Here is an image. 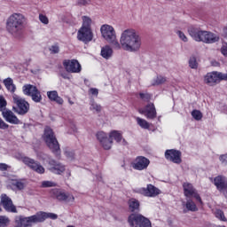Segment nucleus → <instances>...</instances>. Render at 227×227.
<instances>
[{
	"label": "nucleus",
	"mask_w": 227,
	"mask_h": 227,
	"mask_svg": "<svg viewBox=\"0 0 227 227\" xmlns=\"http://www.w3.org/2000/svg\"><path fill=\"white\" fill-rule=\"evenodd\" d=\"M100 33L107 43H111L114 49L127 51L128 52H137L141 49V36L136 29L128 28L121 34L120 42L116 36V30L111 25L104 24L100 27Z\"/></svg>",
	"instance_id": "nucleus-1"
},
{
	"label": "nucleus",
	"mask_w": 227,
	"mask_h": 227,
	"mask_svg": "<svg viewBox=\"0 0 227 227\" xmlns=\"http://www.w3.org/2000/svg\"><path fill=\"white\" fill-rule=\"evenodd\" d=\"M96 136L104 150H111V148H113L114 141L123 146H126L127 145V140L123 138V135L118 130H112L109 134L104 131H99Z\"/></svg>",
	"instance_id": "nucleus-2"
},
{
	"label": "nucleus",
	"mask_w": 227,
	"mask_h": 227,
	"mask_svg": "<svg viewBox=\"0 0 227 227\" xmlns=\"http://www.w3.org/2000/svg\"><path fill=\"white\" fill-rule=\"evenodd\" d=\"M26 18L20 13L11 15L6 21V29L14 38H20L24 31Z\"/></svg>",
	"instance_id": "nucleus-3"
},
{
	"label": "nucleus",
	"mask_w": 227,
	"mask_h": 227,
	"mask_svg": "<svg viewBox=\"0 0 227 227\" xmlns=\"http://www.w3.org/2000/svg\"><path fill=\"white\" fill-rule=\"evenodd\" d=\"M188 33L195 42H203L204 43H215V42H219V35L212 32L201 30L198 27H190Z\"/></svg>",
	"instance_id": "nucleus-4"
},
{
	"label": "nucleus",
	"mask_w": 227,
	"mask_h": 227,
	"mask_svg": "<svg viewBox=\"0 0 227 227\" xmlns=\"http://www.w3.org/2000/svg\"><path fill=\"white\" fill-rule=\"evenodd\" d=\"M43 140L45 141L47 146L50 148L51 152L55 154V157H59L61 155V148H59V143L54 135V131L50 127L44 129Z\"/></svg>",
	"instance_id": "nucleus-5"
},
{
	"label": "nucleus",
	"mask_w": 227,
	"mask_h": 227,
	"mask_svg": "<svg viewBox=\"0 0 227 227\" xmlns=\"http://www.w3.org/2000/svg\"><path fill=\"white\" fill-rule=\"evenodd\" d=\"M14 159H17V160H21L25 166H27L30 169L33 171H35V173H38L39 175H43L45 173V168L42 166L38 161L24 155L22 153H16L14 154Z\"/></svg>",
	"instance_id": "nucleus-6"
},
{
	"label": "nucleus",
	"mask_w": 227,
	"mask_h": 227,
	"mask_svg": "<svg viewBox=\"0 0 227 227\" xmlns=\"http://www.w3.org/2000/svg\"><path fill=\"white\" fill-rule=\"evenodd\" d=\"M12 100L14 104H16V107H13V111L17 113V114L24 116V114H27V113H29V103L26 101V99L17 94H13Z\"/></svg>",
	"instance_id": "nucleus-7"
},
{
	"label": "nucleus",
	"mask_w": 227,
	"mask_h": 227,
	"mask_svg": "<svg viewBox=\"0 0 227 227\" xmlns=\"http://www.w3.org/2000/svg\"><path fill=\"white\" fill-rule=\"evenodd\" d=\"M220 81H227V74L213 71L207 73L204 77V82L208 86H215Z\"/></svg>",
	"instance_id": "nucleus-8"
},
{
	"label": "nucleus",
	"mask_w": 227,
	"mask_h": 227,
	"mask_svg": "<svg viewBox=\"0 0 227 227\" xmlns=\"http://www.w3.org/2000/svg\"><path fill=\"white\" fill-rule=\"evenodd\" d=\"M131 227H152V222L142 215H131L129 217Z\"/></svg>",
	"instance_id": "nucleus-9"
},
{
	"label": "nucleus",
	"mask_w": 227,
	"mask_h": 227,
	"mask_svg": "<svg viewBox=\"0 0 227 227\" xmlns=\"http://www.w3.org/2000/svg\"><path fill=\"white\" fill-rule=\"evenodd\" d=\"M24 95L31 97L32 100L35 103L42 102V93L38 90V88L35 85L26 84L22 87Z\"/></svg>",
	"instance_id": "nucleus-10"
},
{
	"label": "nucleus",
	"mask_w": 227,
	"mask_h": 227,
	"mask_svg": "<svg viewBox=\"0 0 227 227\" xmlns=\"http://www.w3.org/2000/svg\"><path fill=\"white\" fill-rule=\"evenodd\" d=\"M52 198H55L59 201H66V203H74L75 198L69 192H65L59 189H52L51 191Z\"/></svg>",
	"instance_id": "nucleus-11"
},
{
	"label": "nucleus",
	"mask_w": 227,
	"mask_h": 227,
	"mask_svg": "<svg viewBox=\"0 0 227 227\" xmlns=\"http://www.w3.org/2000/svg\"><path fill=\"white\" fill-rule=\"evenodd\" d=\"M36 223H39L36 215L27 217L19 216L15 219L14 227H33Z\"/></svg>",
	"instance_id": "nucleus-12"
},
{
	"label": "nucleus",
	"mask_w": 227,
	"mask_h": 227,
	"mask_svg": "<svg viewBox=\"0 0 227 227\" xmlns=\"http://www.w3.org/2000/svg\"><path fill=\"white\" fill-rule=\"evenodd\" d=\"M63 66L69 74H81L82 70L81 63L77 59L64 60Z\"/></svg>",
	"instance_id": "nucleus-13"
},
{
	"label": "nucleus",
	"mask_w": 227,
	"mask_h": 227,
	"mask_svg": "<svg viewBox=\"0 0 227 227\" xmlns=\"http://www.w3.org/2000/svg\"><path fill=\"white\" fill-rule=\"evenodd\" d=\"M77 40L82 43H90L93 40V30L91 28L80 27L77 32Z\"/></svg>",
	"instance_id": "nucleus-14"
},
{
	"label": "nucleus",
	"mask_w": 227,
	"mask_h": 227,
	"mask_svg": "<svg viewBox=\"0 0 227 227\" xmlns=\"http://www.w3.org/2000/svg\"><path fill=\"white\" fill-rule=\"evenodd\" d=\"M140 114H144L147 120H155L157 118V110L153 103H149L145 106L138 109Z\"/></svg>",
	"instance_id": "nucleus-15"
},
{
	"label": "nucleus",
	"mask_w": 227,
	"mask_h": 227,
	"mask_svg": "<svg viewBox=\"0 0 227 227\" xmlns=\"http://www.w3.org/2000/svg\"><path fill=\"white\" fill-rule=\"evenodd\" d=\"M184 196L186 198H194L196 201L200 202V205H202L203 201L201 200V197L200 196V193H198V191L194 189V186L191 184L190 183H184L183 184Z\"/></svg>",
	"instance_id": "nucleus-16"
},
{
	"label": "nucleus",
	"mask_w": 227,
	"mask_h": 227,
	"mask_svg": "<svg viewBox=\"0 0 227 227\" xmlns=\"http://www.w3.org/2000/svg\"><path fill=\"white\" fill-rule=\"evenodd\" d=\"M137 192L147 198H155L160 194V190L153 184H147L146 188H139L137 190Z\"/></svg>",
	"instance_id": "nucleus-17"
},
{
	"label": "nucleus",
	"mask_w": 227,
	"mask_h": 227,
	"mask_svg": "<svg viewBox=\"0 0 227 227\" xmlns=\"http://www.w3.org/2000/svg\"><path fill=\"white\" fill-rule=\"evenodd\" d=\"M133 169L137 171H143L148 168L150 166V160L144 156H137L135 160L131 163Z\"/></svg>",
	"instance_id": "nucleus-18"
},
{
	"label": "nucleus",
	"mask_w": 227,
	"mask_h": 227,
	"mask_svg": "<svg viewBox=\"0 0 227 227\" xmlns=\"http://www.w3.org/2000/svg\"><path fill=\"white\" fill-rule=\"evenodd\" d=\"M165 158L174 164H180L182 162V153L180 151L170 149L165 152Z\"/></svg>",
	"instance_id": "nucleus-19"
},
{
	"label": "nucleus",
	"mask_w": 227,
	"mask_h": 227,
	"mask_svg": "<svg viewBox=\"0 0 227 227\" xmlns=\"http://www.w3.org/2000/svg\"><path fill=\"white\" fill-rule=\"evenodd\" d=\"M49 166L50 171L54 175H63V172L67 171V166L56 160H50Z\"/></svg>",
	"instance_id": "nucleus-20"
},
{
	"label": "nucleus",
	"mask_w": 227,
	"mask_h": 227,
	"mask_svg": "<svg viewBox=\"0 0 227 227\" xmlns=\"http://www.w3.org/2000/svg\"><path fill=\"white\" fill-rule=\"evenodd\" d=\"M1 205L6 212H17V208L13 206L12 199H10L6 194H2Z\"/></svg>",
	"instance_id": "nucleus-21"
},
{
	"label": "nucleus",
	"mask_w": 227,
	"mask_h": 227,
	"mask_svg": "<svg viewBox=\"0 0 227 227\" xmlns=\"http://www.w3.org/2000/svg\"><path fill=\"white\" fill-rule=\"evenodd\" d=\"M2 114L5 121L11 123L12 125H19L20 123V120H19L17 115H15V114L11 110L3 111Z\"/></svg>",
	"instance_id": "nucleus-22"
},
{
	"label": "nucleus",
	"mask_w": 227,
	"mask_h": 227,
	"mask_svg": "<svg viewBox=\"0 0 227 227\" xmlns=\"http://www.w3.org/2000/svg\"><path fill=\"white\" fill-rule=\"evenodd\" d=\"M214 184L220 192H224L227 189V178L223 176L215 177Z\"/></svg>",
	"instance_id": "nucleus-23"
},
{
	"label": "nucleus",
	"mask_w": 227,
	"mask_h": 227,
	"mask_svg": "<svg viewBox=\"0 0 227 227\" xmlns=\"http://www.w3.org/2000/svg\"><path fill=\"white\" fill-rule=\"evenodd\" d=\"M47 97L49 100L51 102H56V104H59V106H63L64 100L62 99L61 97L58 94L57 90H50L47 92Z\"/></svg>",
	"instance_id": "nucleus-24"
},
{
	"label": "nucleus",
	"mask_w": 227,
	"mask_h": 227,
	"mask_svg": "<svg viewBox=\"0 0 227 227\" xmlns=\"http://www.w3.org/2000/svg\"><path fill=\"white\" fill-rule=\"evenodd\" d=\"M35 215L37 216L38 223H43L45 219H58V215L54 213L38 212Z\"/></svg>",
	"instance_id": "nucleus-25"
},
{
	"label": "nucleus",
	"mask_w": 227,
	"mask_h": 227,
	"mask_svg": "<svg viewBox=\"0 0 227 227\" xmlns=\"http://www.w3.org/2000/svg\"><path fill=\"white\" fill-rule=\"evenodd\" d=\"M113 48L109 45H106L101 48V56L104 59H111L113 58Z\"/></svg>",
	"instance_id": "nucleus-26"
},
{
	"label": "nucleus",
	"mask_w": 227,
	"mask_h": 227,
	"mask_svg": "<svg viewBox=\"0 0 227 227\" xmlns=\"http://www.w3.org/2000/svg\"><path fill=\"white\" fill-rule=\"evenodd\" d=\"M4 84L8 91L11 93H15V90H17V88L15 87V84H13V80L12 78L5 79L4 81Z\"/></svg>",
	"instance_id": "nucleus-27"
},
{
	"label": "nucleus",
	"mask_w": 227,
	"mask_h": 227,
	"mask_svg": "<svg viewBox=\"0 0 227 227\" xmlns=\"http://www.w3.org/2000/svg\"><path fill=\"white\" fill-rule=\"evenodd\" d=\"M130 212H137L139 210V200L136 199H130L128 202Z\"/></svg>",
	"instance_id": "nucleus-28"
},
{
	"label": "nucleus",
	"mask_w": 227,
	"mask_h": 227,
	"mask_svg": "<svg viewBox=\"0 0 227 227\" xmlns=\"http://www.w3.org/2000/svg\"><path fill=\"white\" fill-rule=\"evenodd\" d=\"M168 82V78L162 75H158L152 81V86H160Z\"/></svg>",
	"instance_id": "nucleus-29"
},
{
	"label": "nucleus",
	"mask_w": 227,
	"mask_h": 227,
	"mask_svg": "<svg viewBox=\"0 0 227 227\" xmlns=\"http://www.w3.org/2000/svg\"><path fill=\"white\" fill-rule=\"evenodd\" d=\"M82 24L81 27H84L85 29H91V24L93 20H91V18L88 16H82Z\"/></svg>",
	"instance_id": "nucleus-30"
},
{
	"label": "nucleus",
	"mask_w": 227,
	"mask_h": 227,
	"mask_svg": "<svg viewBox=\"0 0 227 227\" xmlns=\"http://www.w3.org/2000/svg\"><path fill=\"white\" fill-rule=\"evenodd\" d=\"M185 207L189 212H198V206H196V203L191 199L187 200Z\"/></svg>",
	"instance_id": "nucleus-31"
},
{
	"label": "nucleus",
	"mask_w": 227,
	"mask_h": 227,
	"mask_svg": "<svg viewBox=\"0 0 227 227\" xmlns=\"http://www.w3.org/2000/svg\"><path fill=\"white\" fill-rule=\"evenodd\" d=\"M136 121H137V125H139V127H141V129H145V130L150 129V122L147 121L146 120L142 119L141 117H137Z\"/></svg>",
	"instance_id": "nucleus-32"
},
{
	"label": "nucleus",
	"mask_w": 227,
	"mask_h": 227,
	"mask_svg": "<svg viewBox=\"0 0 227 227\" xmlns=\"http://www.w3.org/2000/svg\"><path fill=\"white\" fill-rule=\"evenodd\" d=\"M90 110L92 111V113H100V111H102V106L97 103H95V101L90 102Z\"/></svg>",
	"instance_id": "nucleus-33"
},
{
	"label": "nucleus",
	"mask_w": 227,
	"mask_h": 227,
	"mask_svg": "<svg viewBox=\"0 0 227 227\" xmlns=\"http://www.w3.org/2000/svg\"><path fill=\"white\" fill-rule=\"evenodd\" d=\"M10 218L6 215H0V227H8L10 226Z\"/></svg>",
	"instance_id": "nucleus-34"
},
{
	"label": "nucleus",
	"mask_w": 227,
	"mask_h": 227,
	"mask_svg": "<svg viewBox=\"0 0 227 227\" xmlns=\"http://www.w3.org/2000/svg\"><path fill=\"white\" fill-rule=\"evenodd\" d=\"M215 216L216 219H219V221L226 222V216L224 215V212H223V210L216 209L215 211Z\"/></svg>",
	"instance_id": "nucleus-35"
},
{
	"label": "nucleus",
	"mask_w": 227,
	"mask_h": 227,
	"mask_svg": "<svg viewBox=\"0 0 227 227\" xmlns=\"http://www.w3.org/2000/svg\"><path fill=\"white\" fill-rule=\"evenodd\" d=\"M189 67L190 68H192L193 70L198 69V60L196 59V57H191L189 59Z\"/></svg>",
	"instance_id": "nucleus-36"
},
{
	"label": "nucleus",
	"mask_w": 227,
	"mask_h": 227,
	"mask_svg": "<svg viewBox=\"0 0 227 227\" xmlns=\"http://www.w3.org/2000/svg\"><path fill=\"white\" fill-rule=\"evenodd\" d=\"M192 118H194V120H196L197 121H200V120L203 118V114H201L200 110H193L192 112Z\"/></svg>",
	"instance_id": "nucleus-37"
},
{
	"label": "nucleus",
	"mask_w": 227,
	"mask_h": 227,
	"mask_svg": "<svg viewBox=\"0 0 227 227\" xmlns=\"http://www.w3.org/2000/svg\"><path fill=\"white\" fill-rule=\"evenodd\" d=\"M41 187H43V189H45L47 187H56V183L52 181H43L41 184Z\"/></svg>",
	"instance_id": "nucleus-38"
},
{
	"label": "nucleus",
	"mask_w": 227,
	"mask_h": 227,
	"mask_svg": "<svg viewBox=\"0 0 227 227\" xmlns=\"http://www.w3.org/2000/svg\"><path fill=\"white\" fill-rule=\"evenodd\" d=\"M68 134H77V126L75 125V123L71 122L69 124V129L67 131Z\"/></svg>",
	"instance_id": "nucleus-39"
},
{
	"label": "nucleus",
	"mask_w": 227,
	"mask_h": 227,
	"mask_svg": "<svg viewBox=\"0 0 227 227\" xmlns=\"http://www.w3.org/2000/svg\"><path fill=\"white\" fill-rule=\"evenodd\" d=\"M176 35H178V37L180 38V40H182V42H189V39L187 38V35H185V34L180 30H178L176 32Z\"/></svg>",
	"instance_id": "nucleus-40"
},
{
	"label": "nucleus",
	"mask_w": 227,
	"mask_h": 227,
	"mask_svg": "<svg viewBox=\"0 0 227 227\" xmlns=\"http://www.w3.org/2000/svg\"><path fill=\"white\" fill-rule=\"evenodd\" d=\"M50 51L51 54H58L59 52V45L53 44L50 47Z\"/></svg>",
	"instance_id": "nucleus-41"
},
{
	"label": "nucleus",
	"mask_w": 227,
	"mask_h": 227,
	"mask_svg": "<svg viewBox=\"0 0 227 227\" xmlns=\"http://www.w3.org/2000/svg\"><path fill=\"white\" fill-rule=\"evenodd\" d=\"M39 20L40 22H42V24H49V18H47V16L43 15V14H40L39 15Z\"/></svg>",
	"instance_id": "nucleus-42"
},
{
	"label": "nucleus",
	"mask_w": 227,
	"mask_h": 227,
	"mask_svg": "<svg viewBox=\"0 0 227 227\" xmlns=\"http://www.w3.org/2000/svg\"><path fill=\"white\" fill-rule=\"evenodd\" d=\"M221 53L223 54V56L227 58V43H223L221 47Z\"/></svg>",
	"instance_id": "nucleus-43"
},
{
	"label": "nucleus",
	"mask_w": 227,
	"mask_h": 227,
	"mask_svg": "<svg viewBox=\"0 0 227 227\" xmlns=\"http://www.w3.org/2000/svg\"><path fill=\"white\" fill-rule=\"evenodd\" d=\"M219 160L223 166H227V154H222L219 156Z\"/></svg>",
	"instance_id": "nucleus-44"
},
{
	"label": "nucleus",
	"mask_w": 227,
	"mask_h": 227,
	"mask_svg": "<svg viewBox=\"0 0 227 227\" xmlns=\"http://www.w3.org/2000/svg\"><path fill=\"white\" fill-rule=\"evenodd\" d=\"M139 97L142 100H145V102H148V100H150L151 96L148 93H140Z\"/></svg>",
	"instance_id": "nucleus-45"
},
{
	"label": "nucleus",
	"mask_w": 227,
	"mask_h": 227,
	"mask_svg": "<svg viewBox=\"0 0 227 227\" xmlns=\"http://www.w3.org/2000/svg\"><path fill=\"white\" fill-rule=\"evenodd\" d=\"M6 107V99L3 96H0V111H3Z\"/></svg>",
	"instance_id": "nucleus-46"
},
{
	"label": "nucleus",
	"mask_w": 227,
	"mask_h": 227,
	"mask_svg": "<svg viewBox=\"0 0 227 227\" xmlns=\"http://www.w3.org/2000/svg\"><path fill=\"white\" fill-rule=\"evenodd\" d=\"M15 187H17V189H19L20 191H22V189H24L26 187V184H24V183L20 182V181H16L14 183Z\"/></svg>",
	"instance_id": "nucleus-47"
},
{
	"label": "nucleus",
	"mask_w": 227,
	"mask_h": 227,
	"mask_svg": "<svg viewBox=\"0 0 227 227\" xmlns=\"http://www.w3.org/2000/svg\"><path fill=\"white\" fill-rule=\"evenodd\" d=\"M65 155L70 160H72V159H74V152H71V151H66Z\"/></svg>",
	"instance_id": "nucleus-48"
},
{
	"label": "nucleus",
	"mask_w": 227,
	"mask_h": 227,
	"mask_svg": "<svg viewBox=\"0 0 227 227\" xmlns=\"http://www.w3.org/2000/svg\"><path fill=\"white\" fill-rule=\"evenodd\" d=\"M91 3V0H78V4L81 6H86V4H90Z\"/></svg>",
	"instance_id": "nucleus-49"
},
{
	"label": "nucleus",
	"mask_w": 227,
	"mask_h": 227,
	"mask_svg": "<svg viewBox=\"0 0 227 227\" xmlns=\"http://www.w3.org/2000/svg\"><path fill=\"white\" fill-rule=\"evenodd\" d=\"M90 94L94 95L95 97L98 96V90L95 88L90 89Z\"/></svg>",
	"instance_id": "nucleus-50"
},
{
	"label": "nucleus",
	"mask_w": 227,
	"mask_h": 227,
	"mask_svg": "<svg viewBox=\"0 0 227 227\" xmlns=\"http://www.w3.org/2000/svg\"><path fill=\"white\" fill-rule=\"evenodd\" d=\"M0 129H8V124L3 121V119L0 118Z\"/></svg>",
	"instance_id": "nucleus-51"
},
{
	"label": "nucleus",
	"mask_w": 227,
	"mask_h": 227,
	"mask_svg": "<svg viewBox=\"0 0 227 227\" xmlns=\"http://www.w3.org/2000/svg\"><path fill=\"white\" fill-rule=\"evenodd\" d=\"M8 165L6 163H0V171H6Z\"/></svg>",
	"instance_id": "nucleus-52"
},
{
	"label": "nucleus",
	"mask_w": 227,
	"mask_h": 227,
	"mask_svg": "<svg viewBox=\"0 0 227 227\" xmlns=\"http://www.w3.org/2000/svg\"><path fill=\"white\" fill-rule=\"evenodd\" d=\"M66 175H67V178H69V176H72V171H70V169H67L66 172Z\"/></svg>",
	"instance_id": "nucleus-53"
},
{
	"label": "nucleus",
	"mask_w": 227,
	"mask_h": 227,
	"mask_svg": "<svg viewBox=\"0 0 227 227\" xmlns=\"http://www.w3.org/2000/svg\"><path fill=\"white\" fill-rule=\"evenodd\" d=\"M212 66L213 67H219V62H217V61H212Z\"/></svg>",
	"instance_id": "nucleus-54"
},
{
	"label": "nucleus",
	"mask_w": 227,
	"mask_h": 227,
	"mask_svg": "<svg viewBox=\"0 0 227 227\" xmlns=\"http://www.w3.org/2000/svg\"><path fill=\"white\" fill-rule=\"evenodd\" d=\"M223 33L226 35V36H227V27H225L224 28H223Z\"/></svg>",
	"instance_id": "nucleus-55"
},
{
	"label": "nucleus",
	"mask_w": 227,
	"mask_h": 227,
	"mask_svg": "<svg viewBox=\"0 0 227 227\" xmlns=\"http://www.w3.org/2000/svg\"><path fill=\"white\" fill-rule=\"evenodd\" d=\"M68 103L70 104V106H74V101H72V100H68Z\"/></svg>",
	"instance_id": "nucleus-56"
},
{
	"label": "nucleus",
	"mask_w": 227,
	"mask_h": 227,
	"mask_svg": "<svg viewBox=\"0 0 227 227\" xmlns=\"http://www.w3.org/2000/svg\"><path fill=\"white\" fill-rule=\"evenodd\" d=\"M208 227H219V225L210 224Z\"/></svg>",
	"instance_id": "nucleus-57"
},
{
	"label": "nucleus",
	"mask_w": 227,
	"mask_h": 227,
	"mask_svg": "<svg viewBox=\"0 0 227 227\" xmlns=\"http://www.w3.org/2000/svg\"><path fill=\"white\" fill-rule=\"evenodd\" d=\"M187 211L186 210H184V213L185 214Z\"/></svg>",
	"instance_id": "nucleus-58"
}]
</instances>
